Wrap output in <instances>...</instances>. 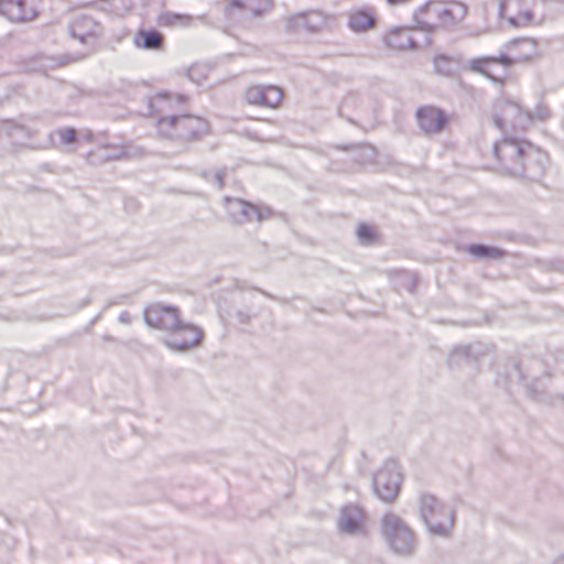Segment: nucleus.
<instances>
[{"mask_svg": "<svg viewBox=\"0 0 564 564\" xmlns=\"http://www.w3.org/2000/svg\"><path fill=\"white\" fill-rule=\"evenodd\" d=\"M158 129L164 138H177L194 141L208 133L207 121L198 116L183 115L161 118Z\"/></svg>", "mask_w": 564, "mask_h": 564, "instance_id": "f257e3e1", "label": "nucleus"}, {"mask_svg": "<svg viewBox=\"0 0 564 564\" xmlns=\"http://www.w3.org/2000/svg\"><path fill=\"white\" fill-rule=\"evenodd\" d=\"M453 9V6H447L438 1L427 2L415 11V24L420 30L426 32L448 29L458 21Z\"/></svg>", "mask_w": 564, "mask_h": 564, "instance_id": "f03ea898", "label": "nucleus"}, {"mask_svg": "<svg viewBox=\"0 0 564 564\" xmlns=\"http://www.w3.org/2000/svg\"><path fill=\"white\" fill-rule=\"evenodd\" d=\"M512 65V61L507 54L498 57L482 56L473 58L467 64V69L473 73L486 76L491 82L503 85L508 78V68Z\"/></svg>", "mask_w": 564, "mask_h": 564, "instance_id": "7ed1b4c3", "label": "nucleus"}, {"mask_svg": "<svg viewBox=\"0 0 564 564\" xmlns=\"http://www.w3.org/2000/svg\"><path fill=\"white\" fill-rule=\"evenodd\" d=\"M512 65V61L507 54L498 57L482 56L473 58L467 64V69L473 73L486 76L491 82L503 85L508 78V68Z\"/></svg>", "mask_w": 564, "mask_h": 564, "instance_id": "20e7f679", "label": "nucleus"}, {"mask_svg": "<svg viewBox=\"0 0 564 564\" xmlns=\"http://www.w3.org/2000/svg\"><path fill=\"white\" fill-rule=\"evenodd\" d=\"M144 318L149 326L172 332L180 324V310L175 306L151 304L144 311Z\"/></svg>", "mask_w": 564, "mask_h": 564, "instance_id": "39448f33", "label": "nucleus"}, {"mask_svg": "<svg viewBox=\"0 0 564 564\" xmlns=\"http://www.w3.org/2000/svg\"><path fill=\"white\" fill-rule=\"evenodd\" d=\"M72 37L86 45H95L101 36V25L90 15H74L69 24Z\"/></svg>", "mask_w": 564, "mask_h": 564, "instance_id": "423d86ee", "label": "nucleus"}, {"mask_svg": "<svg viewBox=\"0 0 564 564\" xmlns=\"http://www.w3.org/2000/svg\"><path fill=\"white\" fill-rule=\"evenodd\" d=\"M415 117L420 129L429 135L442 132L449 122V116L432 105L417 108Z\"/></svg>", "mask_w": 564, "mask_h": 564, "instance_id": "0eeeda50", "label": "nucleus"}, {"mask_svg": "<svg viewBox=\"0 0 564 564\" xmlns=\"http://www.w3.org/2000/svg\"><path fill=\"white\" fill-rule=\"evenodd\" d=\"M401 474L394 466L379 469L373 478L376 494L384 501H392L399 494Z\"/></svg>", "mask_w": 564, "mask_h": 564, "instance_id": "6e6552de", "label": "nucleus"}, {"mask_svg": "<svg viewBox=\"0 0 564 564\" xmlns=\"http://www.w3.org/2000/svg\"><path fill=\"white\" fill-rule=\"evenodd\" d=\"M40 9V0H0V13L12 22L33 20Z\"/></svg>", "mask_w": 564, "mask_h": 564, "instance_id": "1a4fd4ad", "label": "nucleus"}, {"mask_svg": "<svg viewBox=\"0 0 564 564\" xmlns=\"http://www.w3.org/2000/svg\"><path fill=\"white\" fill-rule=\"evenodd\" d=\"M204 333L193 325H181L172 329L169 337V346L176 350H189L200 346Z\"/></svg>", "mask_w": 564, "mask_h": 564, "instance_id": "9d476101", "label": "nucleus"}, {"mask_svg": "<svg viewBox=\"0 0 564 564\" xmlns=\"http://www.w3.org/2000/svg\"><path fill=\"white\" fill-rule=\"evenodd\" d=\"M247 104L271 109L278 108L283 99L284 93L278 86H251L246 90Z\"/></svg>", "mask_w": 564, "mask_h": 564, "instance_id": "9b49d317", "label": "nucleus"}, {"mask_svg": "<svg viewBox=\"0 0 564 564\" xmlns=\"http://www.w3.org/2000/svg\"><path fill=\"white\" fill-rule=\"evenodd\" d=\"M423 517L430 529L436 533H445L453 524V516L433 497L424 499Z\"/></svg>", "mask_w": 564, "mask_h": 564, "instance_id": "f8f14e48", "label": "nucleus"}, {"mask_svg": "<svg viewBox=\"0 0 564 564\" xmlns=\"http://www.w3.org/2000/svg\"><path fill=\"white\" fill-rule=\"evenodd\" d=\"M500 15L514 26L525 25L533 20L532 0H502Z\"/></svg>", "mask_w": 564, "mask_h": 564, "instance_id": "ddd939ff", "label": "nucleus"}, {"mask_svg": "<svg viewBox=\"0 0 564 564\" xmlns=\"http://www.w3.org/2000/svg\"><path fill=\"white\" fill-rule=\"evenodd\" d=\"M386 46L394 52L415 51L420 47L415 32L410 28H394L383 35Z\"/></svg>", "mask_w": 564, "mask_h": 564, "instance_id": "4468645a", "label": "nucleus"}, {"mask_svg": "<svg viewBox=\"0 0 564 564\" xmlns=\"http://www.w3.org/2000/svg\"><path fill=\"white\" fill-rule=\"evenodd\" d=\"M509 58L514 63H525L538 54L536 43L530 39H520L509 44Z\"/></svg>", "mask_w": 564, "mask_h": 564, "instance_id": "2eb2a0df", "label": "nucleus"}, {"mask_svg": "<svg viewBox=\"0 0 564 564\" xmlns=\"http://www.w3.org/2000/svg\"><path fill=\"white\" fill-rule=\"evenodd\" d=\"M348 25L354 32H367L376 25V12L372 8H360L351 11Z\"/></svg>", "mask_w": 564, "mask_h": 564, "instance_id": "dca6fc26", "label": "nucleus"}, {"mask_svg": "<svg viewBox=\"0 0 564 564\" xmlns=\"http://www.w3.org/2000/svg\"><path fill=\"white\" fill-rule=\"evenodd\" d=\"M133 44L140 50L160 51L164 47V36L156 30H139L133 37Z\"/></svg>", "mask_w": 564, "mask_h": 564, "instance_id": "f3484780", "label": "nucleus"}, {"mask_svg": "<svg viewBox=\"0 0 564 564\" xmlns=\"http://www.w3.org/2000/svg\"><path fill=\"white\" fill-rule=\"evenodd\" d=\"M495 154L502 162L508 159L521 160L524 156V147L514 139H503L496 144Z\"/></svg>", "mask_w": 564, "mask_h": 564, "instance_id": "a211bd4d", "label": "nucleus"}, {"mask_svg": "<svg viewBox=\"0 0 564 564\" xmlns=\"http://www.w3.org/2000/svg\"><path fill=\"white\" fill-rule=\"evenodd\" d=\"M361 513L358 510H345L339 520V528L343 532L352 533L361 527Z\"/></svg>", "mask_w": 564, "mask_h": 564, "instance_id": "6ab92c4d", "label": "nucleus"}, {"mask_svg": "<svg viewBox=\"0 0 564 564\" xmlns=\"http://www.w3.org/2000/svg\"><path fill=\"white\" fill-rule=\"evenodd\" d=\"M159 23L164 26H178L188 25L191 23V17L175 14V13H163L159 17Z\"/></svg>", "mask_w": 564, "mask_h": 564, "instance_id": "aec40b11", "label": "nucleus"}, {"mask_svg": "<svg viewBox=\"0 0 564 564\" xmlns=\"http://www.w3.org/2000/svg\"><path fill=\"white\" fill-rule=\"evenodd\" d=\"M470 254L478 258H501L503 252L497 248H489L480 245H473L468 247Z\"/></svg>", "mask_w": 564, "mask_h": 564, "instance_id": "412c9836", "label": "nucleus"}, {"mask_svg": "<svg viewBox=\"0 0 564 564\" xmlns=\"http://www.w3.org/2000/svg\"><path fill=\"white\" fill-rule=\"evenodd\" d=\"M357 236L362 243H372L377 240L375 228L366 224L358 226Z\"/></svg>", "mask_w": 564, "mask_h": 564, "instance_id": "4be33fe9", "label": "nucleus"}, {"mask_svg": "<svg viewBox=\"0 0 564 564\" xmlns=\"http://www.w3.org/2000/svg\"><path fill=\"white\" fill-rule=\"evenodd\" d=\"M58 138L63 144H72L76 140V131L74 128H64L58 132Z\"/></svg>", "mask_w": 564, "mask_h": 564, "instance_id": "5701e85b", "label": "nucleus"}, {"mask_svg": "<svg viewBox=\"0 0 564 564\" xmlns=\"http://www.w3.org/2000/svg\"><path fill=\"white\" fill-rule=\"evenodd\" d=\"M506 106H512V104H511V102H507V104H497V105L495 106V109H494V115H492V117H494V121H495V124H496L498 128H500V129H502V128L505 127V121H506V120H505L500 115H501V112L503 111V109H505V107H506Z\"/></svg>", "mask_w": 564, "mask_h": 564, "instance_id": "b1692460", "label": "nucleus"}, {"mask_svg": "<svg viewBox=\"0 0 564 564\" xmlns=\"http://www.w3.org/2000/svg\"><path fill=\"white\" fill-rule=\"evenodd\" d=\"M314 14H310V15H299L296 18H294L293 20V24H294V28H300L302 25H305L307 26L308 30L311 31H317L319 28L317 25H311L308 23V20L313 17Z\"/></svg>", "mask_w": 564, "mask_h": 564, "instance_id": "393cba45", "label": "nucleus"}, {"mask_svg": "<svg viewBox=\"0 0 564 564\" xmlns=\"http://www.w3.org/2000/svg\"><path fill=\"white\" fill-rule=\"evenodd\" d=\"M229 6L231 8H241L242 7V4L239 1H237V0H231Z\"/></svg>", "mask_w": 564, "mask_h": 564, "instance_id": "a878e982", "label": "nucleus"}]
</instances>
